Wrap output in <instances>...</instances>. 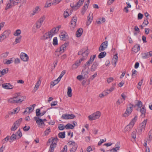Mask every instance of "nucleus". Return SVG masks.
Masks as SVG:
<instances>
[{
	"label": "nucleus",
	"instance_id": "f257e3e1",
	"mask_svg": "<svg viewBox=\"0 0 152 152\" xmlns=\"http://www.w3.org/2000/svg\"><path fill=\"white\" fill-rule=\"evenodd\" d=\"M26 99L25 96L20 95L19 93L15 94L14 97L11 98L8 100V102L11 104L21 103Z\"/></svg>",
	"mask_w": 152,
	"mask_h": 152
},
{
	"label": "nucleus",
	"instance_id": "f03ea898",
	"mask_svg": "<svg viewBox=\"0 0 152 152\" xmlns=\"http://www.w3.org/2000/svg\"><path fill=\"white\" fill-rule=\"evenodd\" d=\"M20 0H7L6 3L5 10H7L17 5Z\"/></svg>",
	"mask_w": 152,
	"mask_h": 152
},
{
	"label": "nucleus",
	"instance_id": "7ed1b4c3",
	"mask_svg": "<svg viewBox=\"0 0 152 152\" xmlns=\"http://www.w3.org/2000/svg\"><path fill=\"white\" fill-rule=\"evenodd\" d=\"M22 133L20 131V129L18 130L15 133V134H13L10 137V142H12L14 140L18 139L22 136Z\"/></svg>",
	"mask_w": 152,
	"mask_h": 152
},
{
	"label": "nucleus",
	"instance_id": "20e7f679",
	"mask_svg": "<svg viewBox=\"0 0 152 152\" xmlns=\"http://www.w3.org/2000/svg\"><path fill=\"white\" fill-rule=\"evenodd\" d=\"M34 119L37 124L39 127L42 128L45 127V125L44 122L47 121V120L46 119H42L37 117H34Z\"/></svg>",
	"mask_w": 152,
	"mask_h": 152
},
{
	"label": "nucleus",
	"instance_id": "39448f33",
	"mask_svg": "<svg viewBox=\"0 0 152 152\" xmlns=\"http://www.w3.org/2000/svg\"><path fill=\"white\" fill-rule=\"evenodd\" d=\"M101 112L99 111H97L89 115L88 118L90 121H93L99 118L101 115Z\"/></svg>",
	"mask_w": 152,
	"mask_h": 152
},
{
	"label": "nucleus",
	"instance_id": "423d86ee",
	"mask_svg": "<svg viewBox=\"0 0 152 152\" xmlns=\"http://www.w3.org/2000/svg\"><path fill=\"white\" fill-rule=\"evenodd\" d=\"M22 120V118H20L15 122L11 128V131H13L16 130L20 126Z\"/></svg>",
	"mask_w": 152,
	"mask_h": 152
},
{
	"label": "nucleus",
	"instance_id": "0eeeda50",
	"mask_svg": "<svg viewBox=\"0 0 152 152\" xmlns=\"http://www.w3.org/2000/svg\"><path fill=\"white\" fill-rule=\"evenodd\" d=\"M134 105L133 104H130L129 107L127 108L124 114V116L125 117L128 116L132 112L133 109Z\"/></svg>",
	"mask_w": 152,
	"mask_h": 152
},
{
	"label": "nucleus",
	"instance_id": "6e6552de",
	"mask_svg": "<svg viewBox=\"0 0 152 152\" xmlns=\"http://www.w3.org/2000/svg\"><path fill=\"white\" fill-rule=\"evenodd\" d=\"M45 19V15H43L38 20L36 23V27L37 28H39L41 27Z\"/></svg>",
	"mask_w": 152,
	"mask_h": 152
},
{
	"label": "nucleus",
	"instance_id": "1a4fd4ad",
	"mask_svg": "<svg viewBox=\"0 0 152 152\" xmlns=\"http://www.w3.org/2000/svg\"><path fill=\"white\" fill-rule=\"evenodd\" d=\"M75 117V116L72 114H64L62 115L61 118L63 119H72Z\"/></svg>",
	"mask_w": 152,
	"mask_h": 152
},
{
	"label": "nucleus",
	"instance_id": "9d476101",
	"mask_svg": "<svg viewBox=\"0 0 152 152\" xmlns=\"http://www.w3.org/2000/svg\"><path fill=\"white\" fill-rule=\"evenodd\" d=\"M53 37V34L48 31V32L45 33L41 37V39L42 40H45L48 39H50Z\"/></svg>",
	"mask_w": 152,
	"mask_h": 152
},
{
	"label": "nucleus",
	"instance_id": "9b49d317",
	"mask_svg": "<svg viewBox=\"0 0 152 152\" xmlns=\"http://www.w3.org/2000/svg\"><path fill=\"white\" fill-rule=\"evenodd\" d=\"M96 57V55H94L91 56L89 59L86 62V63L84 64V67H86L89 66L93 62L94 59Z\"/></svg>",
	"mask_w": 152,
	"mask_h": 152
},
{
	"label": "nucleus",
	"instance_id": "f8f14e48",
	"mask_svg": "<svg viewBox=\"0 0 152 152\" xmlns=\"http://www.w3.org/2000/svg\"><path fill=\"white\" fill-rule=\"evenodd\" d=\"M96 57V55H94L91 56L89 59L86 62V63L84 64V67H86L89 66L93 62L94 59Z\"/></svg>",
	"mask_w": 152,
	"mask_h": 152
},
{
	"label": "nucleus",
	"instance_id": "ddd939ff",
	"mask_svg": "<svg viewBox=\"0 0 152 152\" xmlns=\"http://www.w3.org/2000/svg\"><path fill=\"white\" fill-rule=\"evenodd\" d=\"M96 57V55H94L91 56L89 59L86 62V63L84 64V67H86L89 66L93 62L94 59Z\"/></svg>",
	"mask_w": 152,
	"mask_h": 152
},
{
	"label": "nucleus",
	"instance_id": "4468645a",
	"mask_svg": "<svg viewBox=\"0 0 152 152\" xmlns=\"http://www.w3.org/2000/svg\"><path fill=\"white\" fill-rule=\"evenodd\" d=\"M11 33V31L9 30H7L4 31L0 36L4 40L9 37V34Z\"/></svg>",
	"mask_w": 152,
	"mask_h": 152
},
{
	"label": "nucleus",
	"instance_id": "2eb2a0df",
	"mask_svg": "<svg viewBox=\"0 0 152 152\" xmlns=\"http://www.w3.org/2000/svg\"><path fill=\"white\" fill-rule=\"evenodd\" d=\"M108 45V42L107 41H105L103 42L99 48V51L101 52L105 50L107 48Z\"/></svg>",
	"mask_w": 152,
	"mask_h": 152
},
{
	"label": "nucleus",
	"instance_id": "dca6fc26",
	"mask_svg": "<svg viewBox=\"0 0 152 152\" xmlns=\"http://www.w3.org/2000/svg\"><path fill=\"white\" fill-rule=\"evenodd\" d=\"M67 45V44L66 43L62 45L59 48L57 49L56 52H59L60 53H63L66 50Z\"/></svg>",
	"mask_w": 152,
	"mask_h": 152
},
{
	"label": "nucleus",
	"instance_id": "f3484780",
	"mask_svg": "<svg viewBox=\"0 0 152 152\" xmlns=\"http://www.w3.org/2000/svg\"><path fill=\"white\" fill-rule=\"evenodd\" d=\"M21 59L24 61H27L29 59L28 56L24 53H21L20 55Z\"/></svg>",
	"mask_w": 152,
	"mask_h": 152
},
{
	"label": "nucleus",
	"instance_id": "a211bd4d",
	"mask_svg": "<svg viewBox=\"0 0 152 152\" xmlns=\"http://www.w3.org/2000/svg\"><path fill=\"white\" fill-rule=\"evenodd\" d=\"M70 146L71 147L70 152H75L78 147L77 144L76 143H71Z\"/></svg>",
	"mask_w": 152,
	"mask_h": 152
},
{
	"label": "nucleus",
	"instance_id": "6ab92c4d",
	"mask_svg": "<svg viewBox=\"0 0 152 152\" xmlns=\"http://www.w3.org/2000/svg\"><path fill=\"white\" fill-rule=\"evenodd\" d=\"M142 58L143 59H147L152 56V51L142 54Z\"/></svg>",
	"mask_w": 152,
	"mask_h": 152
},
{
	"label": "nucleus",
	"instance_id": "aec40b11",
	"mask_svg": "<svg viewBox=\"0 0 152 152\" xmlns=\"http://www.w3.org/2000/svg\"><path fill=\"white\" fill-rule=\"evenodd\" d=\"M140 110L141 113V116L142 118H144L145 115L146 111V109L145 108V106H143L142 107L140 108Z\"/></svg>",
	"mask_w": 152,
	"mask_h": 152
},
{
	"label": "nucleus",
	"instance_id": "412c9836",
	"mask_svg": "<svg viewBox=\"0 0 152 152\" xmlns=\"http://www.w3.org/2000/svg\"><path fill=\"white\" fill-rule=\"evenodd\" d=\"M83 61L81 58L79 60H77L76 62L72 66V69H75L77 68V67L80 65L81 62Z\"/></svg>",
	"mask_w": 152,
	"mask_h": 152
},
{
	"label": "nucleus",
	"instance_id": "4be33fe9",
	"mask_svg": "<svg viewBox=\"0 0 152 152\" xmlns=\"http://www.w3.org/2000/svg\"><path fill=\"white\" fill-rule=\"evenodd\" d=\"M40 10V8L38 6H36L34 9L33 11L31 13V16H33L35 14L38 13Z\"/></svg>",
	"mask_w": 152,
	"mask_h": 152
},
{
	"label": "nucleus",
	"instance_id": "5701e85b",
	"mask_svg": "<svg viewBox=\"0 0 152 152\" xmlns=\"http://www.w3.org/2000/svg\"><path fill=\"white\" fill-rule=\"evenodd\" d=\"M3 88L5 89H11L13 88V86L9 83H4L2 85Z\"/></svg>",
	"mask_w": 152,
	"mask_h": 152
},
{
	"label": "nucleus",
	"instance_id": "b1692460",
	"mask_svg": "<svg viewBox=\"0 0 152 152\" xmlns=\"http://www.w3.org/2000/svg\"><path fill=\"white\" fill-rule=\"evenodd\" d=\"M152 140V130H151L148 133L147 137L145 139L146 142H149Z\"/></svg>",
	"mask_w": 152,
	"mask_h": 152
},
{
	"label": "nucleus",
	"instance_id": "393cba45",
	"mask_svg": "<svg viewBox=\"0 0 152 152\" xmlns=\"http://www.w3.org/2000/svg\"><path fill=\"white\" fill-rule=\"evenodd\" d=\"M140 45L139 44H136L132 48V51L136 53L140 50Z\"/></svg>",
	"mask_w": 152,
	"mask_h": 152
},
{
	"label": "nucleus",
	"instance_id": "a878e982",
	"mask_svg": "<svg viewBox=\"0 0 152 152\" xmlns=\"http://www.w3.org/2000/svg\"><path fill=\"white\" fill-rule=\"evenodd\" d=\"M60 28V26H58L56 27L53 28L52 29L50 32L53 34V36L59 31V29Z\"/></svg>",
	"mask_w": 152,
	"mask_h": 152
},
{
	"label": "nucleus",
	"instance_id": "bb28decb",
	"mask_svg": "<svg viewBox=\"0 0 152 152\" xmlns=\"http://www.w3.org/2000/svg\"><path fill=\"white\" fill-rule=\"evenodd\" d=\"M133 126L129 124L124 129V132L125 133L129 132L131 130Z\"/></svg>",
	"mask_w": 152,
	"mask_h": 152
},
{
	"label": "nucleus",
	"instance_id": "cd10ccee",
	"mask_svg": "<svg viewBox=\"0 0 152 152\" xmlns=\"http://www.w3.org/2000/svg\"><path fill=\"white\" fill-rule=\"evenodd\" d=\"M88 54V50H86L84 51H83L82 55L83 57L81 59L83 61L84 60L87 58Z\"/></svg>",
	"mask_w": 152,
	"mask_h": 152
},
{
	"label": "nucleus",
	"instance_id": "c85d7f7f",
	"mask_svg": "<svg viewBox=\"0 0 152 152\" xmlns=\"http://www.w3.org/2000/svg\"><path fill=\"white\" fill-rule=\"evenodd\" d=\"M90 14L91 13H90L89 14V15L87 17V21L86 22V25L87 26H88L90 24L93 20L92 15V14H91V16H90Z\"/></svg>",
	"mask_w": 152,
	"mask_h": 152
},
{
	"label": "nucleus",
	"instance_id": "c756f323",
	"mask_svg": "<svg viewBox=\"0 0 152 152\" xmlns=\"http://www.w3.org/2000/svg\"><path fill=\"white\" fill-rule=\"evenodd\" d=\"M98 66V64L97 62H95L93 64L91 67V70L92 72L94 71L96 69L97 67Z\"/></svg>",
	"mask_w": 152,
	"mask_h": 152
},
{
	"label": "nucleus",
	"instance_id": "7c9ffc66",
	"mask_svg": "<svg viewBox=\"0 0 152 152\" xmlns=\"http://www.w3.org/2000/svg\"><path fill=\"white\" fill-rule=\"evenodd\" d=\"M83 29L82 28H79L76 33V35L77 37H79L81 36L83 33Z\"/></svg>",
	"mask_w": 152,
	"mask_h": 152
},
{
	"label": "nucleus",
	"instance_id": "2f4dec72",
	"mask_svg": "<svg viewBox=\"0 0 152 152\" xmlns=\"http://www.w3.org/2000/svg\"><path fill=\"white\" fill-rule=\"evenodd\" d=\"M56 143H52L50 145L49 151L50 152H53L54 148L56 146Z\"/></svg>",
	"mask_w": 152,
	"mask_h": 152
},
{
	"label": "nucleus",
	"instance_id": "473e14b6",
	"mask_svg": "<svg viewBox=\"0 0 152 152\" xmlns=\"http://www.w3.org/2000/svg\"><path fill=\"white\" fill-rule=\"evenodd\" d=\"M137 132V131L136 129H135L134 131L132 132L131 134V139L133 142H134L135 141Z\"/></svg>",
	"mask_w": 152,
	"mask_h": 152
},
{
	"label": "nucleus",
	"instance_id": "72a5a7b5",
	"mask_svg": "<svg viewBox=\"0 0 152 152\" xmlns=\"http://www.w3.org/2000/svg\"><path fill=\"white\" fill-rule=\"evenodd\" d=\"M58 139L57 137H52L50 138L48 140V142H58Z\"/></svg>",
	"mask_w": 152,
	"mask_h": 152
},
{
	"label": "nucleus",
	"instance_id": "f704fd0d",
	"mask_svg": "<svg viewBox=\"0 0 152 152\" xmlns=\"http://www.w3.org/2000/svg\"><path fill=\"white\" fill-rule=\"evenodd\" d=\"M35 106V104H33L32 105L31 107H28L26 108V109L28 110V113H30L31 111H32L33 110Z\"/></svg>",
	"mask_w": 152,
	"mask_h": 152
},
{
	"label": "nucleus",
	"instance_id": "c9c22d12",
	"mask_svg": "<svg viewBox=\"0 0 152 152\" xmlns=\"http://www.w3.org/2000/svg\"><path fill=\"white\" fill-rule=\"evenodd\" d=\"M67 94L69 97H71L72 96V89L70 86H68L67 88Z\"/></svg>",
	"mask_w": 152,
	"mask_h": 152
},
{
	"label": "nucleus",
	"instance_id": "e433bc0d",
	"mask_svg": "<svg viewBox=\"0 0 152 152\" xmlns=\"http://www.w3.org/2000/svg\"><path fill=\"white\" fill-rule=\"evenodd\" d=\"M137 115H135L134 118L130 122L129 124L134 126V125L135 122L137 121Z\"/></svg>",
	"mask_w": 152,
	"mask_h": 152
},
{
	"label": "nucleus",
	"instance_id": "4c0bfd02",
	"mask_svg": "<svg viewBox=\"0 0 152 152\" xmlns=\"http://www.w3.org/2000/svg\"><path fill=\"white\" fill-rule=\"evenodd\" d=\"M9 54V52L7 51L1 55L0 58H5L8 56Z\"/></svg>",
	"mask_w": 152,
	"mask_h": 152
},
{
	"label": "nucleus",
	"instance_id": "58836bf2",
	"mask_svg": "<svg viewBox=\"0 0 152 152\" xmlns=\"http://www.w3.org/2000/svg\"><path fill=\"white\" fill-rule=\"evenodd\" d=\"M60 80H58V78L51 83L50 87H53L55 85L58 84Z\"/></svg>",
	"mask_w": 152,
	"mask_h": 152
},
{
	"label": "nucleus",
	"instance_id": "ea45409f",
	"mask_svg": "<svg viewBox=\"0 0 152 152\" xmlns=\"http://www.w3.org/2000/svg\"><path fill=\"white\" fill-rule=\"evenodd\" d=\"M106 55V53L105 51L101 52L99 55L98 57L99 58H102L104 57Z\"/></svg>",
	"mask_w": 152,
	"mask_h": 152
},
{
	"label": "nucleus",
	"instance_id": "a19ab883",
	"mask_svg": "<svg viewBox=\"0 0 152 152\" xmlns=\"http://www.w3.org/2000/svg\"><path fill=\"white\" fill-rule=\"evenodd\" d=\"M77 18L76 16H74L72 18L71 22V24H76L77 21Z\"/></svg>",
	"mask_w": 152,
	"mask_h": 152
},
{
	"label": "nucleus",
	"instance_id": "79ce46f5",
	"mask_svg": "<svg viewBox=\"0 0 152 152\" xmlns=\"http://www.w3.org/2000/svg\"><path fill=\"white\" fill-rule=\"evenodd\" d=\"M85 0H79V1L77 2L76 4L78 7V9L83 4L84 1Z\"/></svg>",
	"mask_w": 152,
	"mask_h": 152
},
{
	"label": "nucleus",
	"instance_id": "37998d69",
	"mask_svg": "<svg viewBox=\"0 0 152 152\" xmlns=\"http://www.w3.org/2000/svg\"><path fill=\"white\" fill-rule=\"evenodd\" d=\"M88 5H86V4H85L84 5L82 8V15H83L85 13V12L88 8Z\"/></svg>",
	"mask_w": 152,
	"mask_h": 152
},
{
	"label": "nucleus",
	"instance_id": "c03bdc74",
	"mask_svg": "<svg viewBox=\"0 0 152 152\" xmlns=\"http://www.w3.org/2000/svg\"><path fill=\"white\" fill-rule=\"evenodd\" d=\"M7 71L8 70L7 69H3L2 71H0V77H1L6 74Z\"/></svg>",
	"mask_w": 152,
	"mask_h": 152
},
{
	"label": "nucleus",
	"instance_id": "a18cd8bd",
	"mask_svg": "<svg viewBox=\"0 0 152 152\" xmlns=\"http://www.w3.org/2000/svg\"><path fill=\"white\" fill-rule=\"evenodd\" d=\"M116 86L115 83L113 84L112 86L109 89H108V91L110 93H111L113 91L115 88V86Z\"/></svg>",
	"mask_w": 152,
	"mask_h": 152
},
{
	"label": "nucleus",
	"instance_id": "49530a36",
	"mask_svg": "<svg viewBox=\"0 0 152 152\" xmlns=\"http://www.w3.org/2000/svg\"><path fill=\"white\" fill-rule=\"evenodd\" d=\"M41 82L40 80H38L37 82L36 83L34 88V89L35 91L37 90L39 87V85L41 84Z\"/></svg>",
	"mask_w": 152,
	"mask_h": 152
},
{
	"label": "nucleus",
	"instance_id": "de8ad7c7",
	"mask_svg": "<svg viewBox=\"0 0 152 152\" xmlns=\"http://www.w3.org/2000/svg\"><path fill=\"white\" fill-rule=\"evenodd\" d=\"M66 129H73L74 128V126L70 124H68L65 126Z\"/></svg>",
	"mask_w": 152,
	"mask_h": 152
},
{
	"label": "nucleus",
	"instance_id": "09e8293b",
	"mask_svg": "<svg viewBox=\"0 0 152 152\" xmlns=\"http://www.w3.org/2000/svg\"><path fill=\"white\" fill-rule=\"evenodd\" d=\"M58 136L60 138H64L65 136V132H60L58 134Z\"/></svg>",
	"mask_w": 152,
	"mask_h": 152
},
{
	"label": "nucleus",
	"instance_id": "8fccbe9b",
	"mask_svg": "<svg viewBox=\"0 0 152 152\" xmlns=\"http://www.w3.org/2000/svg\"><path fill=\"white\" fill-rule=\"evenodd\" d=\"M21 33V31L20 29L17 30L13 33L15 36H18Z\"/></svg>",
	"mask_w": 152,
	"mask_h": 152
},
{
	"label": "nucleus",
	"instance_id": "3c124183",
	"mask_svg": "<svg viewBox=\"0 0 152 152\" xmlns=\"http://www.w3.org/2000/svg\"><path fill=\"white\" fill-rule=\"evenodd\" d=\"M117 55V54H116L114 56L113 61L114 62V66H115L118 60V57Z\"/></svg>",
	"mask_w": 152,
	"mask_h": 152
},
{
	"label": "nucleus",
	"instance_id": "603ef678",
	"mask_svg": "<svg viewBox=\"0 0 152 152\" xmlns=\"http://www.w3.org/2000/svg\"><path fill=\"white\" fill-rule=\"evenodd\" d=\"M66 35L64 33H62L60 35V37L61 40H65Z\"/></svg>",
	"mask_w": 152,
	"mask_h": 152
},
{
	"label": "nucleus",
	"instance_id": "864d4df0",
	"mask_svg": "<svg viewBox=\"0 0 152 152\" xmlns=\"http://www.w3.org/2000/svg\"><path fill=\"white\" fill-rule=\"evenodd\" d=\"M70 6L73 10H76L78 9V7H77L76 4L75 5L74 3H71L70 4Z\"/></svg>",
	"mask_w": 152,
	"mask_h": 152
},
{
	"label": "nucleus",
	"instance_id": "5fc2aeb1",
	"mask_svg": "<svg viewBox=\"0 0 152 152\" xmlns=\"http://www.w3.org/2000/svg\"><path fill=\"white\" fill-rule=\"evenodd\" d=\"M53 44L54 45H57L58 44V39L57 37H55L53 38Z\"/></svg>",
	"mask_w": 152,
	"mask_h": 152
},
{
	"label": "nucleus",
	"instance_id": "6e6d98bb",
	"mask_svg": "<svg viewBox=\"0 0 152 152\" xmlns=\"http://www.w3.org/2000/svg\"><path fill=\"white\" fill-rule=\"evenodd\" d=\"M135 106H137L138 108H140L142 107V103L140 101H138V102L137 104L135 105Z\"/></svg>",
	"mask_w": 152,
	"mask_h": 152
},
{
	"label": "nucleus",
	"instance_id": "4d7b16f0",
	"mask_svg": "<svg viewBox=\"0 0 152 152\" xmlns=\"http://www.w3.org/2000/svg\"><path fill=\"white\" fill-rule=\"evenodd\" d=\"M122 102V99H118L116 102V105L117 107H118L121 104Z\"/></svg>",
	"mask_w": 152,
	"mask_h": 152
},
{
	"label": "nucleus",
	"instance_id": "13d9d810",
	"mask_svg": "<svg viewBox=\"0 0 152 152\" xmlns=\"http://www.w3.org/2000/svg\"><path fill=\"white\" fill-rule=\"evenodd\" d=\"M65 128H66L65 126H64L62 124H61L58 125V128L59 130H63Z\"/></svg>",
	"mask_w": 152,
	"mask_h": 152
},
{
	"label": "nucleus",
	"instance_id": "bf43d9fd",
	"mask_svg": "<svg viewBox=\"0 0 152 152\" xmlns=\"http://www.w3.org/2000/svg\"><path fill=\"white\" fill-rule=\"evenodd\" d=\"M66 73V71L65 70L63 71L61 73V74L58 78V80H60L61 78L63 77V76Z\"/></svg>",
	"mask_w": 152,
	"mask_h": 152
},
{
	"label": "nucleus",
	"instance_id": "052dcab7",
	"mask_svg": "<svg viewBox=\"0 0 152 152\" xmlns=\"http://www.w3.org/2000/svg\"><path fill=\"white\" fill-rule=\"evenodd\" d=\"M94 149L95 148L93 146L92 147L91 146H89L87 148L86 151L87 152H90L91 151L94 150Z\"/></svg>",
	"mask_w": 152,
	"mask_h": 152
},
{
	"label": "nucleus",
	"instance_id": "680f3d73",
	"mask_svg": "<svg viewBox=\"0 0 152 152\" xmlns=\"http://www.w3.org/2000/svg\"><path fill=\"white\" fill-rule=\"evenodd\" d=\"M147 120H145L141 124V126L142 128L145 129L146 124Z\"/></svg>",
	"mask_w": 152,
	"mask_h": 152
},
{
	"label": "nucleus",
	"instance_id": "e2e57ef3",
	"mask_svg": "<svg viewBox=\"0 0 152 152\" xmlns=\"http://www.w3.org/2000/svg\"><path fill=\"white\" fill-rule=\"evenodd\" d=\"M69 10H66L65 11H64V16L65 18H67L69 15V14L68 13Z\"/></svg>",
	"mask_w": 152,
	"mask_h": 152
},
{
	"label": "nucleus",
	"instance_id": "0e129e2a",
	"mask_svg": "<svg viewBox=\"0 0 152 152\" xmlns=\"http://www.w3.org/2000/svg\"><path fill=\"white\" fill-rule=\"evenodd\" d=\"M21 37L20 36V37H18L16 38L15 39V42L16 44L20 43V42L21 40Z\"/></svg>",
	"mask_w": 152,
	"mask_h": 152
},
{
	"label": "nucleus",
	"instance_id": "69168bd1",
	"mask_svg": "<svg viewBox=\"0 0 152 152\" xmlns=\"http://www.w3.org/2000/svg\"><path fill=\"white\" fill-rule=\"evenodd\" d=\"M50 132V127H48L45 131L44 133L45 135H48Z\"/></svg>",
	"mask_w": 152,
	"mask_h": 152
},
{
	"label": "nucleus",
	"instance_id": "338daca9",
	"mask_svg": "<svg viewBox=\"0 0 152 152\" xmlns=\"http://www.w3.org/2000/svg\"><path fill=\"white\" fill-rule=\"evenodd\" d=\"M113 80L114 79L112 77H110L107 79V81L108 83H109L113 82Z\"/></svg>",
	"mask_w": 152,
	"mask_h": 152
},
{
	"label": "nucleus",
	"instance_id": "774afa93",
	"mask_svg": "<svg viewBox=\"0 0 152 152\" xmlns=\"http://www.w3.org/2000/svg\"><path fill=\"white\" fill-rule=\"evenodd\" d=\"M67 146L66 145H65L64 146L62 150L60 152H67Z\"/></svg>",
	"mask_w": 152,
	"mask_h": 152
}]
</instances>
